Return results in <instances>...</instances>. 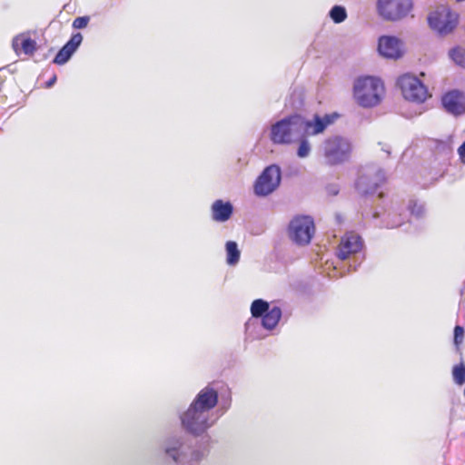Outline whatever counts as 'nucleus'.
<instances>
[{
    "label": "nucleus",
    "instance_id": "obj_7",
    "mask_svg": "<svg viewBox=\"0 0 465 465\" xmlns=\"http://www.w3.org/2000/svg\"><path fill=\"white\" fill-rule=\"evenodd\" d=\"M377 52L386 60L397 61L406 53L405 43L402 39L391 35H381L377 40Z\"/></svg>",
    "mask_w": 465,
    "mask_h": 465
},
{
    "label": "nucleus",
    "instance_id": "obj_6",
    "mask_svg": "<svg viewBox=\"0 0 465 465\" xmlns=\"http://www.w3.org/2000/svg\"><path fill=\"white\" fill-rule=\"evenodd\" d=\"M398 85L406 100L422 103L428 97V90L421 81L415 75L405 74L399 77Z\"/></svg>",
    "mask_w": 465,
    "mask_h": 465
},
{
    "label": "nucleus",
    "instance_id": "obj_13",
    "mask_svg": "<svg viewBox=\"0 0 465 465\" xmlns=\"http://www.w3.org/2000/svg\"><path fill=\"white\" fill-rule=\"evenodd\" d=\"M442 104L445 110L453 114H465V94L457 90L447 93L442 97Z\"/></svg>",
    "mask_w": 465,
    "mask_h": 465
},
{
    "label": "nucleus",
    "instance_id": "obj_31",
    "mask_svg": "<svg viewBox=\"0 0 465 465\" xmlns=\"http://www.w3.org/2000/svg\"><path fill=\"white\" fill-rule=\"evenodd\" d=\"M55 80H56V77H55V76H54L51 80H49V81L47 82V84H47V86H48V87H51V86L54 84Z\"/></svg>",
    "mask_w": 465,
    "mask_h": 465
},
{
    "label": "nucleus",
    "instance_id": "obj_1",
    "mask_svg": "<svg viewBox=\"0 0 465 465\" xmlns=\"http://www.w3.org/2000/svg\"><path fill=\"white\" fill-rule=\"evenodd\" d=\"M217 403V393L212 389L200 391L196 400L182 416L183 426L193 434H201L211 425L210 410Z\"/></svg>",
    "mask_w": 465,
    "mask_h": 465
},
{
    "label": "nucleus",
    "instance_id": "obj_24",
    "mask_svg": "<svg viewBox=\"0 0 465 465\" xmlns=\"http://www.w3.org/2000/svg\"><path fill=\"white\" fill-rule=\"evenodd\" d=\"M312 151L311 143L307 139L300 140L299 146L297 148V156L299 158H307Z\"/></svg>",
    "mask_w": 465,
    "mask_h": 465
},
{
    "label": "nucleus",
    "instance_id": "obj_28",
    "mask_svg": "<svg viewBox=\"0 0 465 465\" xmlns=\"http://www.w3.org/2000/svg\"><path fill=\"white\" fill-rule=\"evenodd\" d=\"M89 22V17L87 16H80L74 20L73 26L76 29H82L87 26Z\"/></svg>",
    "mask_w": 465,
    "mask_h": 465
},
{
    "label": "nucleus",
    "instance_id": "obj_11",
    "mask_svg": "<svg viewBox=\"0 0 465 465\" xmlns=\"http://www.w3.org/2000/svg\"><path fill=\"white\" fill-rule=\"evenodd\" d=\"M362 248V239L354 232H347L341 239L336 254L340 260L344 261L355 257Z\"/></svg>",
    "mask_w": 465,
    "mask_h": 465
},
{
    "label": "nucleus",
    "instance_id": "obj_16",
    "mask_svg": "<svg viewBox=\"0 0 465 465\" xmlns=\"http://www.w3.org/2000/svg\"><path fill=\"white\" fill-rule=\"evenodd\" d=\"M213 219L216 222H226L232 213V205L221 200L215 201L212 205Z\"/></svg>",
    "mask_w": 465,
    "mask_h": 465
},
{
    "label": "nucleus",
    "instance_id": "obj_22",
    "mask_svg": "<svg viewBox=\"0 0 465 465\" xmlns=\"http://www.w3.org/2000/svg\"><path fill=\"white\" fill-rule=\"evenodd\" d=\"M74 53L72 48L64 45L55 55L54 62L57 64H64L71 58Z\"/></svg>",
    "mask_w": 465,
    "mask_h": 465
},
{
    "label": "nucleus",
    "instance_id": "obj_5",
    "mask_svg": "<svg viewBox=\"0 0 465 465\" xmlns=\"http://www.w3.org/2000/svg\"><path fill=\"white\" fill-rule=\"evenodd\" d=\"M282 180L281 168L276 164L266 167L254 183V193L257 196H267L280 185Z\"/></svg>",
    "mask_w": 465,
    "mask_h": 465
},
{
    "label": "nucleus",
    "instance_id": "obj_10",
    "mask_svg": "<svg viewBox=\"0 0 465 465\" xmlns=\"http://www.w3.org/2000/svg\"><path fill=\"white\" fill-rule=\"evenodd\" d=\"M430 27L440 34L450 33L458 22V15L452 13L446 5L438 6L428 17Z\"/></svg>",
    "mask_w": 465,
    "mask_h": 465
},
{
    "label": "nucleus",
    "instance_id": "obj_8",
    "mask_svg": "<svg viewBox=\"0 0 465 465\" xmlns=\"http://www.w3.org/2000/svg\"><path fill=\"white\" fill-rule=\"evenodd\" d=\"M314 233V223L309 216H297L289 224V236L298 245L308 244Z\"/></svg>",
    "mask_w": 465,
    "mask_h": 465
},
{
    "label": "nucleus",
    "instance_id": "obj_19",
    "mask_svg": "<svg viewBox=\"0 0 465 465\" xmlns=\"http://www.w3.org/2000/svg\"><path fill=\"white\" fill-rule=\"evenodd\" d=\"M13 48L17 53L19 45H21L23 51L26 54H31L35 49V43L30 38L15 37L13 40Z\"/></svg>",
    "mask_w": 465,
    "mask_h": 465
},
{
    "label": "nucleus",
    "instance_id": "obj_2",
    "mask_svg": "<svg viewBox=\"0 0 465 465\" xmlns=\"http://www.w3.org/2000/svg\"><path fill=\"white\" fill-rule=\"evenodd\" d=\"M383 93L384 84L376 76H360L353 83L352 95L355 102L361 107L376 106L381 103Z\"/></svg>",
    "mask_w": 465,
    "mask_h": 465
},
{
    "label": "nucleus",
    "instance_id": "obj_15",
    "mask_svg": "<svg viewBox=\"0 0 465 465\" xmlns=\"http://www.w3.org/2000/svg\"><path fill=\"white\" fill-rule=\"evenodd\" d=\"M337 114H325L321 117L315 115L312 121H304L303 134L317 135L324 132V130L337 118Z\"/></svg>",
    "mask_w": 465,
    "mask_h": 465
},
{
    "label": "nucleus",
    "instance_id": "obj_20",
    "mask_svg": "<svg viewBox=\"0 0 465 465\" xmlns=\"http://www.w3.org/2000/svg\"><path fill=\"white\" fill-rule=\"evenodd\" d=\"M268 311H270V305L262 299L254 300L251 304V313L254 318L263 317Z\"/></svg>",
    "mask_w": 465,
    "mask_h": 465
},
{
    "label": "nucleus",
    "instance_id": "obj_26",
    "mask_svg": "<svg viewBox=\"0 0 465 465\" xmlns=\"http://www.w3.org/2000/svg\"><path fill=\"white\" fill-rule=\"evenodd\" d=\"M452 374L453 379L457 384H463L465 381V366H463L462 364L460 366H455L453 368Z\"/></svg>",
    "mask_w": 465,
    "mask_h": 465
},
{
    "label": "nucleus",
    "instance_id": "obj_23",
    "mask_svg": "<svg viewBox=\"0 0 465 465\" xmlns=\"http://www.w3.org/2000/svg\"><path fill=\"white\" fill-rule=\"evenodd\" d=\"M330 16L334 23L339 24L346 19L347 13L344 7L341 5H335L331 9Z\"/></svg>",
    "mask_w": 465,
    "mask_h": 465
},
{
    "label": "nucleus",
    "instance_id": "obj_14",
    "mask_svg": "<svg viewBox=\"0 0 465 465\" xmlns=\"http://www.w3.org/2000/svg\"><path fill=\"white\" fill-rule=\"evenodd\" d=\"M166 453L172 457L173 460L179 462L199 461L204 457L203 451L193 450L191 452V458L186 460L185 447L179 440L168 444Z\"/></svg>",
    "mask_w": 465,
    "mask_h": 465
},
{
    "label": "nucleus",
    "instance_id": "obj_25",
    "mask_svg": "<svg viewBox=\"0 0 465 465\" xmlns=\"http://www.w3.org/2000/svg\"><path fill=\"white\" fill-rule=\"evenodd\" d=\"M408 209L411 213L417 218L421 217L424 213V205L417 200H411Z\"/></svg>",
    "mask_w": 465,
    "mask_h": 465
},
{
    "label": "nucleus",
    "instance_id": "obj_29",
    "mask_svg": "<svg viewBox=\"0 0 465 465\" xmlns=\"http://www.w3.org/2000/svg\"><path fill=\"white\" fill-rule=\"evenodd\" d=\"M464 337V329L461 326L457 325L454 328V343L458 346L462 342Z\"/></svg>",
    "mask_w": 465,
    "mask_h": 465
},
{
    "label": "nucleus",
    "instance_id": "obj_9",
    "mask_svg": "<svg viewBox=\"0 0 465 465\" xmlns=\"http://www.w3.org/2000/svg\"><path fill=\"white\" fill-rule=\"evenodd\" d=\"M412 7L411 0H378L379 15L385 20L398 21L405 17Z\"/></svg>",
    "mask_w": 465,
    "mask_h": 465
},
{
    "label": "nucleus",
    "instance_id": "obj_27",
    "mask_svg": "<svg viewBox=\"0 0 465 465\" xmlns=\"http://www.w3.org/2000/svg\"><path fill=\"white\" fill-rule=\"evenodd\" d=\"M83 41V36L80 33L74 34L71 39L65 44L67 46L72 48L74 52L76 51L78 46L81 45Z\"/></svg>",
    "mask_w": 465,
    "mask_h": 465
},
{
    "label": "nucleus",
    "instance_id": "obj_17",
    "mask_svg": "<svg viewBox=\"0 0 465 465\" xmlns=\"http://www.w3.org/2000/svg\"><path fill=\"white\" fill-rule=\"evenodd\" d=\"M282 318V310L274 306L268 311L262 317V324L266 330H273Z\"/></svg>",
    "mask_w": 465,
    "mask_h": 465
},
{
    "label": "nucleus",
    "instance_id": "obj_30",
    "mask_svg": "<svg viewBox=\"0 0 465 465\" xmlns=\"http://www.w3.org/2000/svg\"><path fill=\"white\" fill-rule=\"evenodd\" d=\"M458 153L460 155V158L462 163H465V141L459 147Z\"/></svg>",
    "mask_w": 465,
    "mask_h": 465
},
{
    "label": "nucleus",
    "instance_id": "obj_12",
    "mask_svg": "<svg viewBox=\"0 0 465 465\" xmlns=\"http://www.w3.org/2000/svg\"><path fill=\"white\" fill-rule=\"evenodd\" d=\"M385 180V173L381 169L370 168L359 177L356 186L362 193H372Z\"/></svg>",
    "mask_w": 465,
    "mask_h": 465
},
{
    "label": "nucleus",
    "instance_id": "obj_18",
    "mask_svg": "<svg viewBox=\"0 0 465 465\" xmlns=\"http://www.w3.org/2000/svg\"><path fill=\"white\" fill-rule=\"evenodd\" d=\"M226 252V262L230 266H235L241 257V251L238 248V244L233 241H228L225 243Z\"/></svg>",
    "mask_w": 465,
    "mask_h": 465
},
{
    "label": "nucleus",
    "instance_id": "obj_4",
    "mask_svg": "<svg viewBox=\"0 0 465 465\" xmlns=\"http://www.w3.org/2000/svg\"><path fill=\"white\" fill-rule=\"evenodd\" d=\"M352 149L351 141L341 135L331 136L322 143L323 156L325 162L330 165H338L347 162Z\"/></svg>",
    "mask_w": 465,
    "mask_h": 465
},
{
    "label": "nucleus",
    "instance_id": "obj_3",
    "mask_svg": "<svg viewBox=\"0 0 465 465\" xmlns=\"http://www.w3.org/2000/svg\"><path fill=\"white\" fill-rule=\"evenodd\" d=\"M304 120L299 115L282 119L272 125L271 139L277 144H290L303 135Z\"/></svg>",
    "mask_w": 465,
    "mask_h": 465
},
{
    "label": "nucleus",
    "instance_id": "obj_21",
    "mask_svg": "<svg viewBox=\"0 0 465 465\" xmlns=\"http://www.w3.org/2000/svg\"><path fill=\"white\" fill-rule=\"evenodd\" d=\"M450 59L460 66L465 67V49L460 46L450 50Z\"/></svg>",
    "mask_w": 465,
    "mask_h": 465
}]
</instances>
